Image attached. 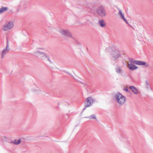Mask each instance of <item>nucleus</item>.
Here are the masks:
<instances>
[{
  "label": "nucleus",
  "instance_id": "obj_15",
  "mask_svg": "<svg viewBox=\"0 0 153 153\" xmlns=\"http://www.w3.org/2000/svg\"><path fill=\"white\" fill-rule=\"evenodd\" d=\"M8 10V8L7 7H3L0 8V14L2 13L5 11Z\"/></svg>",
  "mask_w": 153,
  "mask_h": 153
},
{
  "label": "nucleus",
  "instance_id": "obj_9",
  "mask_svg": "<svg viewBox=\"0 0 153 153\" xmlns=\"http://www.w3.org/2000/svg\"><path fill=\"white\" fill-rule=\"evenodd\" d=\"M116 72L118 74H120L121 76H123L124 71L122 68L120 66H117L115 68Z\"/></svg>",
  "mask_w": 153,
  "mask_h": 153
},
{
  "label": "nucleus",
  "instance_id": "obj_8",
  "mask_svg": "<svg viewBox=\"0 0 153 153\" xmlns=\"http://www.w3.org/2000/svg\"><path fill=\"white\" fill-rule=\"evenodd\" d=\"M13 26V24L12 22H10L7 24L2 26V30L4 31H6L8 30L11 29Z\"/></svg>",
  "mask_w": 153,
  "mask_h": 153
},
{
  "label": "nucleus",
  "instance_id": "obj_21",
  "mask_svg": "<svg viewBox=\"0 0 153 153\" xmlns=\"http://www.w3.org/2000/svg\"><path fill=\"white\" fill-rule=\"evenodd\" d=\"M48 59V61L51 63H52V62H51V61L50 60V59H49V58H48V57H47V58Z\"/></svg>",
  "mask_w": 153,
  "mask_h": 153
},
{
  "label": "nucleus",
  "instance_id": "obj_7",
  "mask_svg": "<svg viewBox=\"0 0 153 153\" xmlns=\"http://www.w3.org/2000/svg\"><path fill=\"white\" fill-rule=\"evenodd\" d=\"M38 56V57L41 59H44L47 58L46 54L44 52H41L38 50L34 53Z\"/></svg>",
  "mask_w": 153,
  "mask_h": 153
},
{
  "label": "nucleus",
  "instance_id": "obj_13",
  "mask_svg": "<svg viewBox=\"0 0 153 153\" xmlns=\"http://www.w3.org/2000/svg\"><path fill=\"white\" fill-rule=\"evenodd\" d=\"M98 23L99 25L102 27H104L106 25V23L104 22V21L102 19L99 21Z\"/></svg>",
  "mask_w": 153,
  "mask_h": 153
},
{
  "label": "nucleus",
  "instance_id": "obj_17",
  "mask_svg": "<svg viewBox=\"0 0 153 153\" xmlns=\"http://www.w3.org/2000/svg\"><path fill=\"white\" fill-rule=\"evenodd\" d=\"M137 60H134L132 59H129V61L131 63L130 64H136L137 61Z\"/></svg>",
  "mask_w": 153,
  "mask_h": 153
},
{
  "label": "nucleus",
  "instance_id": "obj_23",
  "mask_svg": "<svg viewBox=\"0 0 153 153\" xmlns=\"http://www.w3.org/2000/svg\"><path fill=\"white\" fill-rule=\"evenodd\" d=\"M91 10H94L95 9H94V8H93L92 9H91Z\"/></svg>",
  "mask_w": 153,
  "mask_h": 153
},
{
  "label": "nucleus",
  "instance_id": "obj_16",
  "mask_svg": "<svg viewBox=\"0 0 153 153\" xmlns=\"http://www.w3.org/2000/svg\"><path fill=\"white\" fill-rule=\"evenodd\" d=\"M85 118H89L91 119H95L97 120L96 116L95 114H92L89 117H85Z\"/></svg>",
  "mask_w": 153,
  "mask_h": 153
},
{
  "label": "nucleus",
  "instance_id": "obj_19",
  "mask_svg": "<svg viewBox=\"0 0 153 153\" xmlns=\"http://www.w3.org/2000/svg\"><path fill=\"white\" fill-rule=\"evenodd\" d=\"M123 19L125 21V22L127 24L128 23V22L127 20L125 18L124 16H123Z\"/></svg>",
  "mask_w": 153,
  "mask_h": 153
},
{
  "label": "nucleus",
  "instance_id": "obj_4",
  "mask_svg": "<svg viewBox=\"0 0 153 153\" xmlns=\"http://www.w3.org/2000/svg\"><path fill=\"white\" fill-rule=\"evenodd\" d=\"M10 50L9 48V45L8 44V41L7 39V45L6 47L4 48L2 51L1 53V58L3 59L4 58L6 55L8 53Z\"/></svg>",
  "mask_w": 153,
  "mask_h": 153
},
{
  "label": "nucleus",
  "instance_id": "obj_22",
  "mask_svg": "<svg viewBox=\"0 0 153 153\" xmlns=\"http://www.w3.org/2000/svg\"><path fill=\"white\" fill-rule=\"evenodd\" d=\"M146 82L147 85H149V83H148V82L147 81H146Z\"/></svg>",
  "mask_w": 153,
  "mask_h": 153
},
{
  "label": "nucleus",
  "instance_id": "obj_6",
  "mask_svg": "<svg viewBox=\"0 0 153 153\" xmlns=\"http://www.w3.org/2000/svg\"><path fill=\"white\" fill-rule=\"evenodd\" d=\"M112 58L115 60H117L119 58L121 57V54L119 51L116 50L113 51L112 53Z\"/></svg>",
  "mask_w": 153,
  "mask_h": 153
},
{
  "label": "nucleus",
  "instance_id": "obj_11",
  "mask_svg": "<svg viewBox=\"0 0 153 153\" xmlns=\"http://www.w3.org/2000/svg\"><path fill=\"white\" fill-rule=\"evenodd\" d=\"M128 64L127 67L131 70L133 71L138 68L137 67L132 64L128 63Z\"/></svg>",
  "mask_w": 153,
  "mask_h": 153
},
{
  "label": "nucleus",
  "instance_id": "obj_3",
  "mask_svg": "<svg viewBox=\"0 0 153 153\" xmlns=\"http://www.w3.org/2000/svg\"><path fill=\"white\" fill-rule=\"evenodd\" d=\"M59 32L62 36L73 38L71 33L68 30L61 29L59 30Z\"/></svg>",
  "mask_w": 153,
  "mask_h": 153
},
{
  "label": "nucleus",
  "instance_id": "obj_10",
  "mask_svg": "<svg viewBox=\"0 0 153 153\" xmlns=\"http://www.w3.org/2000/svg\"><path fill=\"white\" fill-rule=\"evenodd\" d=\"M136 65H145V66L146 67H148L149 66V65L147 63L143 61L137 60V61Z\"/></svg>",
  "mask_w": 153,
  "mask_h": 153
},
{
  "label": "nucleus",
  "instance_id": "obj_1",
  "mask_svg": "<svg viewBox=\"0 0 153 153\" xmlns=\"http://www.w3.org/2000/svg\"><path fill=\"white\" fill-rule=\"evenodd\" d=\"M115 97L117 101L120 105H123L126 101V97L120 93H117Z\"/></svg>",
  "mask_w": 153,
  "mask_h": 153
},
{
  "label": "nucleus",
  "instance_id": "obj_20",
  "mask_svg": "<svg viewBox=\"0 0 153 153\" xmlns=\"http://www.w3.org/2000/svg\"><path fill=\"white\" fill-rule=\"evenodd\" d=\"M124 90L125 91H126V92H128V90L127 88H124Z\"/></svg>",
  "mask_w": 153,
  "mask_h": 153
},
{
  "label": "nucleus",
  "instance_id": "obj_2",
  "mask_svg": "<svg viewBox=\"0 0 153 153\" xmlns=\"http://www.w3.org/2000/svg\"><path fill=\"white\" fill-rule=\"evenodd\" d=\"M96 11L99 15L102 17H104L106 15L105 10L102 6L98 7Z\"/></svg>",
  "mask_w": 153,
  "mask_h": 153
},
{
  "label": "nucleus",
  "instance_id": "obj_18",
  "mask_svg": "<svg viewBox=\"0 0 153 153\" xmlns=\"http://www.w3.org/2000/svg\"><path fill=\"white\" fill-rule=\"evenodd\" d=\"M119 12L118 13V14L120 15L121 16V18L122 19H123V16H124L123 14V13L122 11L120 9H119Z\"/></svg>",
  "mask_w": 153,
  "mask_h": 153
},
{
  "label": "nucleus",
  "instance_id": "obj_24",
  "mask_svg": "<svg viewBox=\"0 0 153 153\" xmlns=\"http://www.w3.org/2000/svg\"><path fill=\"white\" fill-rule=\"evenodd\" d=\"M146 88H147V89L149 88V87L148 86H146Z\"/></svg>",
  "mask_w": 153,
  "mask_h": 153
},
{
  "label": "nucleus",
  "instance_id": "obj_5",
  "mask_svg": "<svg viewBox=\"0 0 153 153\" xmlns=\"http://www.w3.org/2000/svg\"><path fill=\"white\" fill-rule=\"evenodd\" d=\"M93 102L94 100L91 97H88L86 99L85 101V108H83V111L85 110L86 108L91 106L93 104Z\"/></svg>",
  "mask_w": 153,
  "mask_h": 153
},
{
  "label": "nucleus",
  "instance_id": "obj_12",
  "mask_svg": "<svg viewBox=\"0 0 153 153\" xmlns=\"http://www.w3.org/2000/svg\"><path fill=\"white\" fill-rule=\"evenodd\" d=\"M129 88L135 94H137L138 93V91L137 89L134 86H130Z\"/></svg>",
  "mask_w": 153,
  "mask_h": 153
},
{
  "label": "nucleus",
  "instance_id": "obj_14",
  "mask_svg": "<svg viewBox=\"0 0 153 153\" xmlns=\"http://www.w3.org/2000/svg\"><path fill=\"white\" fill-rule=\"evenodd\" d=\"M21 142V139H19L18 140L16 139L14 141H11V143L15 145H18Z\"/></svg>",
  "mask_w": 153,
  "mask_h": 153
}]
</instances>
